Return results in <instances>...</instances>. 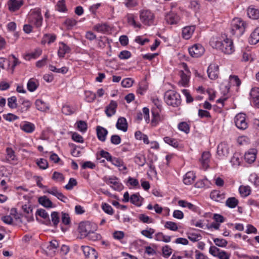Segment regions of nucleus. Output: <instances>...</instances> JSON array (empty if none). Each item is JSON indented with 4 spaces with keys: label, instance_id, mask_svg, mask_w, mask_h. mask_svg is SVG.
I'll return each instance as SVG.
<instances>
[{
    "label": "nucleus",
    "instance_id": "nucleus-1",
    "mask_svg": "<svg viewBox=\"0 0 259 259\" xmlns=\"http://www.w3.org/2000/svg\"><path fill=\"white\" fill-rule=\"evenodd\" d=\"M213 48L221 50L226 54H231L234 51L233 41L228 38L222 40H212L210 41Z\"/></svg>",
    "mask_w": 259,
    "mask_h": 259
},
{
    "label": "nucleus",
    "instance_id": "nucleus-2",
    "mask_svg": "<svg viewBox=\"0 0 259 259\" xmlns=\"http://www.w3.org/2000/svg\"><path fill=\"white\" fill-rule=\"evenodd\" d=\"M164 100L166 104L172 107H178L181 103V96L174 90H168L165 93Z\"/></svg>",
    "mask_w": 259,
    "mask_h": 259
},
{
    "label": "nucleus",
    "instance_id": "nucleus-3",
    "mask_svg": "<svg viewBox=\"0 0 259 259\" xmlns=\"http://www.w3.org/2000/svg\"><path fill=\"white\" fill-rule=\"evenodd\" d=\"M246 23L240 18L234 19L231 23V32L233 35L240 36L244 33Z\"/></svg>",
    "mask_w": 259,
    "mask_h": 259
},
{
    "label": "nucleus",
    "instance_id": "nucleus-4",
    "mask_svg": "<svg viewBox=\"0 0 259 259\" xmlns=\"http://www.w3.org/2000/svg\"><path fill=\"white\" fill-rule=\"evenodd\" d=\"M97 229V225L95 223L87 221L80 223L78 229L81 238H84L92 231H96Z\"/></svg>",
    "mask_w": 259,
    "mask_h": 259
},
{
    "label": "nucleus",
    "instance_id": "nucleus-5",
    "mask_svg": "<svg viewBox=\"0 0 259 259\" xmlns=\"http://www.w3.org/2000/svg\"><path fill=\"white\" fill-rule=\"evenodd\" d=\"M29 23L35 25L36 27H40L42 23V17L39 9H35L31 11L28 16Z\"/></svg>",
    "mask_w": 259,
    "mask_h": 259
},
{
    "label": "nucleus",
    "instance_id": "nucleus-6",
    "mask_svg": "<svg viewBox=\"0 0 259 259\" xmlns=\"http://www.w3.org/2000/svg\"><path fill=\"white\" fill-rule=\"evenodd\" d=\"M140 19L144 24L150 26L153 24L154 15L150 10H143L140 12Z\"/></svg>",
    "mask_w": 259,
    "mask_h": 259
},
{
    "label": "nucleus",
    "instance_id": "nucleus-7",
    "mask_svg": "<svg viewBox=\"0 0 259 259\" xmlns=\"http://www.w3.org/2000/svg\"><path fill=\"white\" fill-rule=\"evenodd\" d=\"M234 122L236 127L240 130H244L248 127L246 115L244 113H240L237 114L234 118Z\"/></svg>",
    "mask_w": 259,
    "mask_h": 259
},
{
    "label": "nucleus",
    "instance_id": "nucleus-8",
    "mask_svg": "<svg viewBox=\"0 0 259 259\" xmlns=\"http://www.w3.org/2000/svg\"><path fill=\"white\" fill-rule=\"evenodd\" d=\"M188 51L190 55L192 57L198 58L204 54L205 49L201 45L197 44L189 48Z\"/></svg>",
    "mask_w": 259,
    "mask_h": 259
},
{
    "label": "nucleus",
    "instance_id": "nucleus-9",
    "mask_svg": "<svg viewBox=\"0 0 259 259\" xmlns=\"http://www.w3.org/2000/svg\"><path fill=\"white\" fill-rule=\"evenodd\" d=\"M81 250L87 259H97L98 253L96 250L89 246H82Z\"/></svg>",
    "mask_w": 259,
    "mask_h": 259
},
{
    "label": "nucleus",
    "instance_id": "nucleus-10",
    "mask_svg": "<svg viewBox=\"0 0 259 259\" xmlns=\"http://www.w3.org/2000/svg\"><path fill=\"white\" fill-rule=\"evenodd\" d=\"M251 102L254 105L259 108V88H253L250 92Z\"/></svg>",
    "mask_w": 259,
    "mask_h": 259
},
{
    "label": "nucleus",
    "instance_id": "nucleus-11",
    "mask_svg": "<svg viewBox=\"0 0 259 259\" xmlns=\"http://www.w3.org/2000/svg\"><path fill=\"white\" fill-rule=\"evenodd\" d=\"M207 71L209 78L211 79H215L218 77L219 66L214 64H210L208 66Z\"/></svg>",
    "mask_w": 259,
    "mask_h": 259
},
{
    "label": "nucleus",
    "instance_id": "nucleus-12",
    "mask_svg": "<svg viewBox=\"0 0 259 259\" xmlns=\"http://www.w3.org/2000/svg\"><path fill=\"white\" fill-rule=\"evenodd\" d=\"M229 153L228 145L225 142L221 143L217 148V154L219 156L222 158L227 156Z\"/></svg>",
    "mask_w": 259,
    "mask_h": 259
},
{
    "label": "nucleus",
    "instance_id": "nucleus-13",
    "mask_svg": "<svg viewBox=\"0 0 259 259\" xmlns=\"http://www.w3.org/2000/svg\"><path fill=\"white\" fill-rule=\"evenodd\" d=\"M165 20L167 23L172 25L177 24L179 20V16L173 12H170L165 16Z\"/></svg>",
    "mask_w": 259,
    "mask_h": 259
},
{
    "label": "nucleus",
    "instance_id": "nucleus-14",
    "mask_svg": "<svg viewBox=\"0 0 259 259\" xmlns=\"http://www.w3.org/2000/svg\"><path fill=\"white\" fill-rule=\"evenodd\" d=\"M47 192L56 196L58 199L63 202H66V200L68 199L67 197L65 196L62 193L60 192L56 187H54L48 189Z\"/></svg>",
    "mask_w": 259,
    "mask_h": 259
},
{
    "label": "nucleus",
    "instance_id": "nucleus-15",
    "mask_svg": "<svg viewBox=\"0 0 259 259\" xmlns=\"http://www.w3.org/2000/svg\"><path fill=\"white\" fill-rule=\"evenodd\" d=\"M257 150L255 149H250L244 154V159L249 163H251L254 161L256 159V154Z\"/></svg>",
    "mask_w": 259,
    "mask_h": 259
},
{
    "label": "nucleus",
    "instance_id": "nucleus-16",
    "mask_svg": "<svg viewBox=\"0 0 259 259\" xmlns=\"http://www.w3.org/2000/svg\"><path fill=\"white\" fill-rule=\"evenodd\" d=\"M117 107L116 102L112 100L110 104L106 107L105 113L108 117H111L116 113V109Z\"/></svg>",
    "mask_w": 259,
    "mask_h": 259
},
{
    "label": "nucleus",
    "instance_id": "nucleus-17",
    "mask_svg": "<svg viewBox=\"0 0 259 259\" xmlns=\"http://www.w3.org/2000/svg\"><path fill=\"white\" fill-rule=\"evenodd\" d=\"M96 131L98 139L102 142H104L108 134V131L102 126H98L96 128Z\"/></svg>",
    "mask_w": 259,
    "mask_h": 259
},
{
    "label": "nucleus",
    "instance_id": "nucleus-18",
    "mask_svg": "<svg viewBox=\"0 0 259 259\" xmlns=\"http://www.w3.org/2000/svg\"><path fill=\"white\" fill-rule=\"evenodd\" d=\"M59 246V243L56 240H52L50 242V244L47 246L46 250L47 254L53 256L55 254V250Z\"/></svg>",
    "mask_w": 259,
    "mask_h": 259
},
{
    "label": "nucleus",
    "instance_id": "nucleus-19",
    "mask_svg": "<svg viewBox=\"0 0 259 259\" xmlns=\"http://www.w3.org/2000/svg\"><path fill=\"white\" fill-rule=\"evenodd\" d=\"M22 5L23 2L21 0H10L8 2L9 9L10 11L15 12Z\"/></svg>",
    "mask_w": 259,
    "mask_h": 259
},
{
    "label": "nucleus",
    "instance_id": "nucleus-20",
    "mask_svg": "<svg viewBox=\"0 0 259 259\" xmlns=\"http://www.w3.org/2000/svg\"><path fill=\"white\" fill-rule=\"evenodd\" d=\"M247 15L252 19H259V10L253 6H249L247 10Z\"/></svg>",
    "mask_w": 259,
    "mask_h": 259
},
{
    "label": "nucleus",
    "instance_id": "nucleus-21",
    "mask_svg": "<svg viewBox=\"0 0 259 259\" xmlns=\"http://www.w3.org/2000/svg\"><path fill=\"white\" fill-rule=\"evenodd\" d=\"M116 126L119 130L126 132L128 127L126 119L124 117H119L117 120Z\"/></svg>",
    "mask_w": 259,
    "mask_h": 259
},
{
    "label": "nucleus",
    "instance_id": "nucleus-22",
    "mask_svg": "<svg viewBox=\"0 0 259 259\" xmlns=\"http://www.w3.org/2000/svg\"><path fill=\"white\" fill-rule=\"evenodd\" d=\"M194 26H186L183 28L182 30V35L183 38L186 39H189L195 31Z\"/></svg>",
    "mask_w": 259,
    "mask_h": 259
},
{
    "label": "nucleus",
    "instance_id": "nucleus-23",
    "mask_svg": "<svg viewBox=\"0 0 259 259\" xmlns=\"http://www.w3.org/2000/svg\"><path fill=\"white\" fill-rule=\"evenodd\" d=\"M107 184H112V187L115 190L120 191L122 189V185L117 181V179L116 177L109 178L107 180Z\"/></svg>",
    "mask_w": 259,
    "mask_h": 259
},
{
    "label": "nucleus",
    "instance_id": "nucleus-24",
    "mask_svg": "<svg viewBox=\"0 0 259 259\" xmlns=\"http://www.w3.org/2000/svg\"><path fill=\"white\" fill-rule=\"evenodd\" d=\"M259 41V27L256 28L251 33L249 38V42L252 45H255Z\"/></svg>",
    "mask_w": 259,
    "mask_h": 259
},
{
    "label": "nucleus",
    "instance_id": "nucleus-25",
    "mask_svg": "<svg viewBox=\"0 0 259 259\" xmlns=\"http://www.w3.org/2000/svg\"><path fill=\"white\" fill-rule=\"evenodd\" d=\"M70 48L65 43L61 42L60 43L59 48L58 51V55L60 58H63L66 53H69Z\"/></svg>",
    "mask_w": 259,
    "mask_h": 259
},
{
    "label": "nucleus",
    "instance_id": "nucleus-26",
    "mask_svg": "<svg viewBox=\"0 0 259 259\" xmlns=\"http://www.w3.org/2000/svg\"><path fill=\"white\" fill-rule=\"evenodd\" d=\"M143 200V198L139 193L134 194L130 197V202L137 206H140L142 205Z\"/></svg>",
    "mask_w": 259,
    "mask_h": 259
},
{
    "label": "nucleus",
    "instance_id": "nucleus-27",
    "mask_svg": "<svg viewBox=\"0 0 259 259\" xmlns=\"http://www.w3.org/2000/svg\"><path fill=\"white\" fill-rule=\"evenodd\" d=\"M21 129L27 133H31L35 130V125L32 123L25 121L22 124L20 125Z\"/></svg>",
    "mask_w": 259,
    "mask_h": 259
},
{
    "label": "nucleus",
    "instance_id": "nucleus-28",
    "mask_svg": "<svg viewBox=\"0 0 259 259\" xmlns=\"http://www.w3.org/2000/svg\"><path fill=\"white\" fill-rule=\"evenodd\" d=\"M210 156V154L209 152H204L202 154L200 161L204 169H206L208 167Z\"/></svg>",
    "mask_w": 259,
    "mask_h": 259
},
{
    "label": "nucleus",
    "instance_id": "nucleus-29",
    "mask_svg": "<svg viewBox=\"0 0 259 259\" xmlns=\"http://www.w3.org/2000/svg\"><path fill=\"white\" fill-rule=\"evenodd\" d=\"M38 85V81L35 78H32L28 80L27 84V88L29 91L32 92L36 90Z\"/></svg>",
    "mask_w": 259,
    "mask_h": 259
},
{
    "label": "nucleus",
    "instance_id": "nucleus-30",
    "mask_svg": "<svg viewBox=\"0 0 259 259\" xmlns=\"http://www.w3.org/2000/svg\"><path fill=\"white\" fill-rule=\"evenodd\" d=\"M195 174L192 171H189L186 174L183 179L184 183L189 185L193 183L195 179Z\"/></svg>",
    "mask_w": 259,
    "mask_h": 259
},
{
    "label": "nucleus",
    "instance_id": "nucleus-31",
    "mask_svg": "<svg viewBox=\"0 0 259 259\" xmlns=\"http://www.w3.org/2000/svg\"><path fill=\"white\" fill-rule=\"evenodd\" d=\"M110 161L114 165L118 167L120 170L126 169V167L124 165L123 161L119 158L112 157V159H111Z\"/></svg>",
    "mask_w": 259,
    "mask_h": 259
},
{
    "label": "nucleus",
    "instance_id": "nucleus-32",
    "mask_svg": "<svg viewBox=\"0 0 259 259\" xmlns=\"http://www.w3.org/2000/svg\"><path fill=\"white\" fill-rule=\"evenodd\" d=\"M38 201L39 204L46 208H51L53 207V203L46 196L40 197L38 198Z\"/></svg>",
    "mask_w": 259,
    "mask_h": 259
},
{
    "label": "nucleus",
    "instance_id": "nucleus-33",
    "mask_svg": "<svg viewBox=\"0 0 259 259\" xmlns=\"http://www.w3.org/2000/svg\"><path fill=\"white\" fill-rule=\"evenodd\" d=\"M178 204L181 207L188 208L190 210L193 211H196L197 209V207L195 205H193L191 203L188 202L183 200H179L178 201Z\"/></svg>",
    "mask_w": 259,
    "mask_h": 259
},
{
    "label": "nucleus",
    "instance_id": "nucleus-34",
    "mask_svg": "<svg viewBox=\"0 0 259 259\" xmlns=\"http://www.w3.org/2000/svg\"><path fill=\"white\" fill-rule=\"evenodd\" d=\"M56 39V35L54 34H45L41 40V43L50 44L53 42Z\"/></svg>",
    "mask_w": 259,
    "mask_h": 259
},
{
    "label": "nucleus",
    "instance_id": "nucleus-35",
    "mask_svg": "<svg viewBox=\"0 0 259 259\" xmlns=\"http://www.w3.org/2000/svg\"><path fill=\"white\" fill-rule=\"evenodd\" d=\"M135 137L137 140H143V142L146 144L149 143L148 137L146 135L143 134L141 131H137L135 133Z\"/></svg>",
    "mask_w": 259,
    "mask_h": 259
},
{
    "label": "nucleus",
    "instance_id": "nucleus-36",
    "mask_svg": "<svg viewBox=\"0 0 259 259\" xmlns=\"http://www.w3.org/2000/svg\"><path fill=\"white\" fill-rule=\"evenodd\" d=\"M155 239L158 241H163L164 242H169L171 240V237L165 236L161 232H158L155 235Z\"/></svg>",
    "mask_w": 259,
    "mask_h": 259
},
{
    "label": "nucleus",
    "instance_id": "nucleus-37",
    "mask_svg": "<svg viewBox=\"0 0 259 259\" xmlns=\"http://www.w3.org/2000/svg\"><path fill=\"white\" fill-rule=\"evenodd\" d=\"M42 53L40 49H36L34 52L26 54L24 56L25 60H30L31 59H36Z\"/></svg>",
    "mask_w": 259,
    "mask_h": 259
},
{
    "label": "nucleus",
    "instance_id": "nucleus-38",
    "mask_svg": "<svg viewBox=\"0 0 259 259\" xmlns=\"http://www.w3.org/2000/svg\"><path fill=\"white\" fill-rule=\"evenodd\" d=\"M239 191L242 197H246L250 194L251 189L248 186L242 185L239 187Z\"/></svg>",
    "mask_w": 259,
    "mask_h": 259
},
{
    "label": "nucleus",
    "instance_id": "nucleus-39",
    "mask_svg": "<svg viewBox=\"0 0 259 259\" xmlns=\"http://www.w3.org/2000/svg\"><path fill=\"white\" fill-rule=\"evenodd\" d=\"M31 103L28 100H24L21 103V105L18 107V111L23 113L27 111L31 106Z\"/></svg>",
    "mask_w": 259,
    "mask_h": 259
},
{
    "label": "nucleus",
    "instance_id": "nucleus-40",
    "mask_svg": "<svg viewBox=\"0 0 259 259\" xmlns=\"http://www.w3.org/2000/svg\"><path fill=\"white\" fill-rule=\"evenodd\" d=\"M36 108L40 111H44L48 109L46 103L40 99H37L35 103Z\"/></svg>",
    "mask_w": 259,
    "mask_h": 259
},
{
    "label": "nucleus",
    "instance_id": "nucleus-41",
    "mask_svg": "<svg viewBox=\"0 0 259 259\" xmlns=\"http://www.w3.org/2000/svg\"><path fill=\"white\" fill-rule=\"evenodd\" d=\"M127 22L130 25L134 26L135 28H141V25L139 23H137L135 20L134 17L132 15H127L126 16Z\"/></svg>",
    "mask_w": 259,
    "mask_h": 259
},
{
    "label": "nucleus",
    "instance_id": "nucleus-42",
    "mask_svg": "<svg viewBox=\"0 0 259 259\" xmlns=\"http://www.w3.org/2000/svg\"><path fill=\"white\" fill-rule=\"evenodd\" d=\"M135 162L140 166H143L146 162V158L142 154H138L135 157Z\"/></svg>",
    "mask_w": 259,
    "mask_h": 259
},
{
    "label": "nucleus",
    "instance_id": "nucleus-43",
    "mask_svg": "<svg viewBox=\"0 0 259 259\" xmlns=\"http://www.w3.org/2000/svg\"><path fill=\"white\" fill-rule=\"evenodd\" d=\"M226 204L230 208H235L238 204V200L235 197H230L227 199Z\"/></svg>",
    "mask_w": 259,
    "mask_h": 259
},
{
    "label": "nucleus",
    "instance_id": "nucleus-44",
    "mask_svg": "<svg viewBox=\"0 0 259 259\" xmlns=\"http://www.w3.org/2000/svg\"><path fill=\"white\" fill-rule=\"evenodd\" d=\"M152 119L151 124L153 126H156L161 121V117L158 112L152 111Z\"/></svg>",
    "mask_w": 259,
    "mask_h": 259
},
{
    "label": "nucleus",
    "instance_id": "nucleus-45",
    "mask_svg": "<svg viewBox=\"0 0 259 259\" xmlns=\"http://www.w3.org/2000/svg\"><path fill=\"white\" fill-rule=\"evenodd\" d=\"M210 197L215 201H219L224 198V195L220 192L214 190L211 192Z\"/></svg>",
    "mask_w": 259,
    "mask_h": 259
},
{
    "label": "nucleus",
    "instance_id": "nucleus-46",
    "mask_svg": "<svg viewBox=\"0 0 259 259\" xmlns=\"http://www.w3.org/2000/svg\"><path fill=\"white\" fill-rule=\"evenodd\" d=\"M163 140L166 143L174 148H177L179 146L178 142L175 139H172L169 137H165L163 138Z\"/></svg>",
    "mask_w": 259,
    "mask_h": 259
},
{
    "label": "nucleus",
    "instance_id": "nucleus-47",
    "mask_svg": "<svg viewBox=\"0 0 259 259\" xmlns=\"http://www.w3.org/2000/svg\"><path fill=\"white\" fill-rule=\"evenodd\" d=\"M62 112L66 115H70L75 112L74 108H71L68 105H64L62 108Z\"/></svg>",
    "mask_w": 259,
    "mask_h": 259
},
{
    "label": "nucleus",
    "instance_id": "nucleus-48",
    "mask_svg": "<svg viewBox=\"0 0 259 259\" xmlns=\"http://www.w3.org/2000/svg\"><path fill=\"white\" fill-rule=\"evenodd\" d=\"M8 106L11 109L17 108V98L15 96H12L8 99Z\"/></svg>",
    "mask_w": 259,
    "mask_h": 259
},
{
    "label": "nucleus",
    "instance_id": "nucleus-49",
    "mask_svg": "<svg viewBox=\"0 0 259 259\" xmlns=\"http://www.w3.org/2000/svg\"><path fill=\"white\" fill-rule=\"evenodd\" d=\"M230 83L232 85L240 86L241 80L237 75H230L229 77Z\"/></svg>",
    "mask_w": 259,
    "mask_h": 259
},
{
    "label": "nucleus",
    "instance_id": "nucleus-50",
    "mask_svg": "<svg viewBox=\"0 0 259 259\" xmlns=\"http://www.w3.org/2000/svg\"><path fill=\"white\" fill-rule=\"evenodd\" d=\"M86 237L90 240L95 241L101 239V236L100 234L95 232V231H92Z\"/></svg>",
    "mask_w": 259,
    "mask_h": 259
},
{
    "label": "nucleus",
    "instance_id": "nucleus-51",
    "mask_svg": "<svg viewBox=\"0 0 259 259\" xmlns=\"http://www.w3.org/2000/svg\"><path fill=\"white\" fill-rule=\"evenodd\" d=\"M213 242L217 246L221 247H225L228 244L227 241L223 238H214Z\"/></svg>",
    "mask_w": 259,
    "mask_h": 259
},
{
    "label": "nucleus",
    "instance_id": "nucleus-52",
    "mask_svg": "<svg viewBox=\"0 0 259 259\" xmlns=\"http://www.w3.org/2000/svg\"><path fill=\"white\" fill-rule=\"evenodd\" d=\"M180 75L181 76V83L183 85H186L189 80V76L187 75L186 73H184L183 71H181L180 72Z\"/></svg>",
    "mask_w": 259,
    "mask_h": 259
},
{
    "label": "nucleus",
    "instance_id": "nucleus-53",
    "mask_svg": "<svg viewBox=\"0 0 259 259\" xmlns=\"http://www.w3.org/2000/svg\"><path fill=\"white\" fill-rule=\"evenodd\" d=\"M141 233L145 237L148 238H152V235L155 233V230L151 228H149L147 229L142 230Z\"/></svg>",
    "mask_w": 259,
    "mask_h": 259
},
{
    "label": "nucleus",
    "instance_id": "nucleus-54",
    "mask_svg": "<svg viewBox=\"0 0 259 259\" xmlns=\"http://www.w3.org/2000/svg\"><path fill=\"white\" fill-rule=\"evenodd\" d=\"M188 239L193 242L198 241L201 239V235L199 234H196L193 233H188Z\"/></svg>",
    "mask_w": 259,
    "mask_h": 259
},
{
    "label": "nucleus",
    "instance_id": "nucleus-55",
    "mask_svg": "<svg viewBox=\"0 0 259 259\" xmlns=\"http://www.w3.org/2000/svg\"><path fill=\"white\" fill-rule=\"evenodd\" d=\"M164 227L170 230L174 231H177L178 229L177 224L171 221L166 222L164 225Z\"/></svg>",
    "mask_w": 259,
    "mask_h": 259
},
{
    "label": "nucleus",
    "instance_id": "nucleus-56",
    "mask_svg": "<svg viewBox=\"0 0 259 259\" xmlns=\"http://www.w3.org/2000/svg\"><path fill=\"white\" fill-rule=\"evenodd\" d=\"M179 129L187 134L190 131V127L188 124L186 122H182L180 123L178 125Z\"/></svg>",
    "mask_w": 259,
    "mask_h": 259
},
{
    "label": "nucleus",
    "instance_id": "nucleus-57",
    "mask_svg": "<svg viewBox=\"0 0 259 259\" xmlns=\"http://www.w3.org/2000/svg\"><path fill=\"white\" fill-rule=\"evenodd\" d=\"M85 100L88 102H93L96 97V95L95 93L91 91L85 92Z\"/></svg>",
    "mask_w": 259,
    "mask_h": 259
},
{
    "label": "nucleus",
    "instance_id": "nucleus-58",
    "mask_svg": "<svg viewBox=\"0 0 259 259\" xmlns=\"http://www.w3.org/2000/svg\"><path fill=\"white\" fill-rule=\"evenodd\" d=\"M37 165L40 168L46 169L48 167V162L47 160L44 158H40L36 162Z\"/></svg>",
    "mask_w": 259,
    "mask_h": 259
},
{
    "label": "nucleus",
    "instance_id": "nucleus-59",
    "mask_svg": "<svg viewBox=\"0 0 259 259\" xmlns=\"http://www.w3.org/2000/svg\"><path fill=\"white\" fill-rule=\"evenodd\" d=\"M102 209L106 213L112 215L113 213V210L112 207L108 204L104 203L102 205Z\"/></svg>",
    "mask_w": 259,
    "mask_h": 259
},
{
    "label": "nucleus",
    "instance_id": "nucleus-60",
    "mask_svg": "<svg viewBox=\"0 0 259 259\" xmlns=\"http://www.w3.org/2000/svg\"><path fill=\"white\" fill-rule=\"evenodd\" d=\"M35 215L36 217L38 215L44 219H49V218L47 211L42 208L38 209L35 213Z\"/></svg>",
    "mask_w": 259,
    "mask_h": 259
},
{
    "label": "nucleus",
    "instance_id": "nucleus-61",
    "mask_svg": "<svg viewBox=\"0 0 259 259\" xmlns=\"http://www.w3.org/2000/svg\"><path fill=\"white\" fill-rule=\"evenodd\" d=\"M52 179L57 182H62L64 181L65 178L62 174L55 171L53 173Z\"/></svg>",
    "mask_w": 259,
    "mask_h": 259
},
{
    "label": "nucleus",
    "instance_id": "nucleus-62",
    "mask_svg": "<svg viewBox=\"0 0 259 259\" xmlns=\"http://www.w3.org/2000/svg\"><path fill=\"white\" fill-rule=\"evenodd\" d=\"M94 28L98 32H103L106 31H107L108 26L105 24H98L95 25Z\"/></svg>",
    "mask_w": 259,
    "mask_h": 259
},
{
    "label": "nucleus",
    "instance_id": "nucleus-63",
    "mask_svg": "<svg viewBox=\"0 0 259 259\" xmlns=\"http://www.w3.org/2000/svg\"><path fill=\"white\" fill-rule=\"evenodd\" d=\"M77 181L74 178H70L69 179L68 183L64 187L67 190H70L72 189L73 187L77 185Z\"/></svg>",
    "mask_w": 259,
    "mask_h": 259
},
{
    "label": "nucleus",
    "instance_id": "nucleus-64",
    "mask_svg": "<svg viewBox=\"0 0 259 259\" xmlns=\"http://www.w3.org/2000/svg\"><path fill=\"white\" fill-rule=\"evenodd\" d=\"M231 162L234 165H239L240 163V156L239 154L235 153L231 159Z\"/></svg>",
    "mask_w": 259,
    "mask_h": 259
}]
</instances>
